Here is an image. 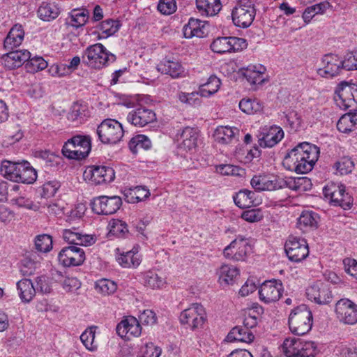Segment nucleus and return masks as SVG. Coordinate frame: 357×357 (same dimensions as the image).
I'll use <instances>...</instances> for the list:
<instances>
[{"instance_id": "1", "label": "nucleus", "mask_w": 357, "mask_h": 357, "mask_svg": "<svg viewBox=\"0 0 357 357\" xmlns=\"http://www.w3.org/2000/svg\"><path fill=\"white\" fill-rule=\"evenodd\" d=\"M319 155V149L317 146L303 142L287 154L282 164L288 170L298 174H306L313 169Z\"/></svg>"}, {"instance_id": "2", "label": "nucleus", "mask_w": 357, "mask_h": 357, "mask_svg": "<svg viewBox=\"0 0 357 357\" xmlns=\"http://www.w3.org/2000/svg\"><path fill=\"white\" fill-rule=\"evenodd\" d=\"M0 171L5 178L17 183L30 184L37 178L36 171L26 161L12 162L5 160L1 164Z\"/></svg>"}, {"instance_id": "3", "label": "nucleus", "mask_w": 357, "mask_h": 357, "mask_svg": "<svg viewBox=\"0 0 357 357\" xmlns=\"http://www.w3.org/2000/svg\"><path fill=\"white\" fill-rule=\"evenodd\" d=\"M312 323V313L306 305H300L294 308L289 314V328L294 335H303L307 334L311 330Z\"/></svg>"}, {"instance_id": "4", "label": "nucleus", "mask_w": 357, "mask_h": 357, "mask_svg": "<svg viewBox=\"0 0 357 357\" xmlns=\"http://www.w3.org/2000/svg\"><path fill=\"white\" fill-rule=\"evenodd\" d=\"M91 149V139L89 136L76 135L65 142L62 148L63 155L73 160L86 158Z\"/></svg>"}, {"instance_id": "5", "label": "nucleus", "mask_w": 357, "mask_h": 357, "mask_svg": "<svg viewBox=\"0 0 357 357\" xmlns=\"http://www.w3.org/2000/svg\"><path fill=\"white\" fill-rule=\"evenodd\" d=\"M84 61L91 68L100 69L116 60V56L109 52L101 43L89 46L84 52Z\"/></svg>"}, {"instance_id": "6", "label": "nucleus", "mask_w": 357, "mask_h": 357, "mask_svg": "<svg viewBox=\"0 0 357 357\" xmlns=\"http://www.w3.org/2000/svg\"><path fill=\"white\" fill-rule=\"evenodd\" d=\"M256 15L255 6L250 1L241 0L237 2L231 12L234 24L240 28H248L253 22Z\"/></svg>"}, {"instance_id": "7", "label": "nucleus", "mask_w": 357, "mask_h": 357, "mask_svg": "<svg viewBox=\"0 0 357 357\" xmlns=\"http://www.w3.org/2000/svg\"><path fill=\"white\" fill-rule=\"evenodd\" d=\"M100 140L104 144H116L123 136L121 124L114 119L104 120L97 128Z\"/></svg>"}, {"instance_id": "8", "label": "nucleus", "mask_w": 357, "mask_h": 357, "mask_svg": "<svg viewBox=\"0 0 357 357\" xmlns=\"http://www.w3.org/2000/svg\"><path fill=\"white\" fill-rule=\"evenodd\" d=\"M179 320L192 330L202 328L206 320L205 309L201 304L192 303L181 312Z\"/></svg>"}, {"instance_id": "9", "label": "nucleus", "mask_w": 357, "mask_h": 357, "mask_svg": "<svg viewBox=\"0 0 357 357\" xmlns=\"http://www.w3.org/2000/svg\"><path fill=\"white\" fill-rule=\"evenodd\" d=\"M252 252L250 240L242 236H238L223 250L227 259L234 261H243Z\"/></svg>"}, {"instance_id": "10", "label": "nucleus", "mask_w": 357, "mask_h": 357, "mask_svg": "<svg viewBox=\"0 0 357 357\" xmlns=\"http://www.w3.org/2000/svg\"><path fill=\"white\" fill-rule=\"evenodd\" d=\"M323 192L334 206H339L344 210L351 208L353 204V198L345 192V186L343 185L329 183L324 188Z\"/></svg>"}, {"instance_id": "11", "label": "nucleus", "mask_w": 357, "mask_h": 357, "mask_svg": "<svg viewBox=\"0 0 357 357\" xmlns=\"http://www.w3.org/2000/svg\"><path fill=\"white\" fill-rule=\"evenodd\" d=\"M285 252L289 260L300 262L305 259L308 254V246L304 238L290 236L284 245Z\"/></svg>"}, {"instance_id": "12", "label": "nucleus", "mask_w": 357, "mask_h": 357, "mask_svg": "<svg viewBox=\"0 0 357 357\" xmlns=\"http://www.w3.org/2000/svg\"><path fill=\"white\" fill-rule=\"evenodd\" d=\"M122 201L119 196H100L94 198L91 203L92 211L98 215H112L121 207Z\"/></svg>"}, {"instance_id": "13", "label": "nucleus", "mask_w": 357, "mask_h": 357, "mask_svg": "<svg viewBox=\"0 0 357 357\" xmlns=\"http://www.w3.org/2000/svg\"><path fill=\"white\" fill-rule=\"evenodd\" d=\"M83 176L86 181L94 185L110 183L115 178L113 168L107 166H90L84 172Z\"/></svg>"}, {"instance_id": "14", "label": "nucleus", "mask_w": 357, "mask_h": 357, "mask_svg": "<svg viewBox=\"0 0 357 357\" xmlns=\"http://www.w3.org/2000/svg\"><path fill=\"white\" fill-rule=\"evenodd\" d=\"M357 88L354 84H349L346 82L339 84L335 89L334 100L337 107L342 109H347L356 107L353 91Z\"/></svg>"}, {"instance_id": "15", "label": "nucleus", "mask_w": 357, "mask_h": 357, "mask_svg": "<svg viewBox=\"0 0 357 357\" xmlns=\"http://www.w3.org/2000/svg\"><path fill=\"white\" fill-rule=\"evenodd\" d=\"M337 319L345 324L357 323V305L348 298H342L335 304Z\"/></svg>"}, {"instance_id": "16", "label": "nucleus", "mask_w": 357, "mask_h": 357, "mask_svg": "<svg viewBox=\"0 0 357 357\" xmlns=\"http://www.w3.org/2000/svg\"><path fill=\"white\" fill-rule=\"evenodd\" d=\"M58 259L61 264L65 267L78 266L85 260V252L83 249L75 246L63 248L59 252Z\"/></svg>"}, {"instance_id": "17", "label": "nucleus", "mask_w": 357, "mask_h": 357, "mask_svg": "<svg viewBox=\"0 0 357 357\" xmlns=\"http://www.w3.org/2000/svg\"><path fill=\"white\" fill-rule=\"evenodd\" d=\"M283 286L280 280L265 281L259 289L260 300L264 303L278 301L283 292Z\"/></svg>"}, {"instance_id": "18", "label": "nucleus", "mask_w": 357, "mask_h": 357, "mask_svg": "<svg viewBox=\"0 0 357 357\" xmlns=\"http://www.w3.org/2000/svg\"><path fill=\"white\" fill-rule=\"evenodd\" d=\"M322 64L323 67L317 71L321 77H333L338 75L344 69L342 59L334 54L324 55Z\"/></svg>"}, {"instance_id": "19", "label": "nucleus", "mask_w": 357, "mask_h": 357, "mask_svg": "<svg viewBox=\"0 0 357 357\" xmlns=\"http://www.w3.org/2000/svg\"><path fill=\"white\" fill-rule=\"evenodd\" d=\"M117 334L126 340L139 337L142 333L139 321L133 316L126 317L116 326Z\"/></svg>"}, {"instance_id": "20", "label": "nucleus", "mask_w": 357, "mask_h": 357, "mask_svg": "<svg viewBox=\"0 0 357 357\" xmlns=\"http://www.w3.org/2000/svg\"><path fill=\"white\" fill-rule=\"evenodd\" d=\"M284 137V132L280 126H266L259 135V144L263 148H271Z\"/></svg>"}, {"instance_id": "21", "label": "nucleus", "mask_w": 357, "mask_h": 357, "mask_svg": "<svg viewBox=\"0 0 357 357\" xmlns=\"http://www.w3.org/2000/svg\"><path fill=\"white\" fill-rule=\"evenodd\" d=\"M307 298L319 305H326L331 302L332 294L328 285L321 282L313 284L307 289Z\"/></svg>"}, {"instance_id": "22", "label": "nucleus", "mask_w": 357, "mask_h": 357, "mask_svg": "<svg viewBox=\"0 0 357 357\" xmlns=\"http://www.w3.org/2000/svg\"><path fill=\"white\" fill-rule=\"evenodd\" d=\"M127 120L132 125L142 128L153 122L155 120V114L150 109L139 107L129 112Z\"/></svg>"}, {"instance_id": "23", "label": "nucleus", "mask_w": 357, "mask_h": 357, "mask_svg": "<svg viewBox=\"0 0 357 357\" xmlns=\"http://www.w3.org/2000/svg\"><path fill=\"white\" fill-rule=\"evenodd\" d=\"M31 54L26 50L10 51L2 56V65L9 70L15 69L22 66L30 59Z\"/></svg>"}, {"instance_id": "24", "label": "nucleus", "mask_w": 357, "mask_h": 357, "mask_svg": "<svg viewBox=\"0 0 357 357\" xmlns=\"http://www.w3.org/2000/svg\"><path fill=\"white\" fill-rule=\"evenodd\" d=\"M198 132L196 128L185 127L181 132L176 134V139L181 149L185 151H191L197 146Z\"/></svg>"}, {"instance_id": "25", "label": "nucleus", "mask_w": 357, "mask_h": 357, "mask_svg": "<svg viewBox=\"0 0 357 357\" xmlns=\"http://www.w3.org/2000/svg\"><path fill=\"white\" fill-rule=\"evenodd\" d=\"M63 238L70 244L89 246L96 242L94 236L82 234L77 229H68L63 231Z\"/></svg>"}, {"instance_id": "26", "label": "nucleus", "mask_w": 357, "mask_h": 357, "mask_svg": "<svg viewBox=\"0 0 357 357\" xmlns=\"http://www.w3.org/2000/svg\"><path fill=\"white\" fill-rule=\"evenodd\" d=\"M197 13L202 17L217 15L222 9L220 0H195Z\"/></svg>"}, {"instance_id": "27", "label": "nucleus", "mask_w": 357, "mask_h": 357, "mask_svg": "<svg viewBox=\"0 0 357 357\" xmlns=\"http://www.w3.org/2000/svg\"><path fill=\"white\" fill-rule=\"evenodd\" d=\"M159 72L169 75L172 78H178L184 73L181 63L175 59L165 58L157 66Z\"/></svg>"}, {"instance_id": "28", "label": "nucleus", "mask_w": 357, "mask_h": 357, "mask_svg": "<svg viewBox=\"0 0 357 357\" xmlns=\"http://www.w3.org/2000/svg\"><path fill=\"white\" fill-rule=\"evenodd\" d=\"M239 130L236 127L218 126L213 134L215 141L219 144H228L237 141Z\"/></svg>"}, {"instance_id": "29", "label": "nucleus", "mask_w": 357, "mask_h": 357, "mask_svg": "<svg viewBox=\"0 0 357 357\" xmlns=\"http://www.w3.org/2000/svg\"><path fill=\"white\" fill-rule=\"evenodd\" d=\"M24 31L20 24H15L4 39L3 46L6 50H13L19 47L24 38Z\"/></svg>"}, {"instance_id": "30", "label": "nucleus", "mask_w": 357, "mask_h": 357, "mask_svg": "<svg viewBox=\"0 0 357 357\" xmlns=\"http://www.w3.org/2000/svg\"><path fill=\"white\" fill-rule=\"evenodd\" d=\"M252 187L257 191L275 190L281 188L276 178L268 176L255 175L250 181Z\"/></svg>"}, {"instance_id": "31", "label": "nucleus", "mask_w": 357, "mask_h": 357, "mask_svg": "<svg viewBox=\"0 0 357 357\" xmlns=\"http://www.w3.org/2000/svg\"><path fill=\"white\" fill-rule=\"evenodd\" d=\"M241 75L251 84H261L264 81L265 68L261 65H250L240 70Z\"/></svg>"}, {"instance_id": "32", "label": "nucleus", "mask_w": 357, "mask_h": 357, "mask_svg": "<svg viewBox=\"0 0 357 357\" xmlns=\"http://www.w3.org/2000/svg\"><path fill=\"white\" fill-rule=\"evenodd\" d=\"M60 12L59 7L54 2H43L37 11L39 18L45 22L54 20Z\"/></svg>"}, {"instance_id": "33", "label": "nucleus", "mask_w": 357, "mask_h": 357, "mask_svg": "<svg viewBox=\"0 0 357 357\" xmlns=\"http://www.w3.org/2000/svg\"><path fill=\"white\" fill-rule=\"evenodd\" d=\"M17 288L20 299L24 303H29L36 296V289L29 279H22L17 282Z\"/></svg>"}, {"instance_id": "34", "label": "nucleus", "mask_w": 357, "mask_h": 357, "mask_svg": "<svg viewBox=\"0 0 357 357\" xmlns=\"http://www.w3.org/2000/svg\"><path fill=\"white\" fill-rule=\"evenodd\" d=\"M119 264L126 268H137L141 263V258L137 251L132 250L121 253L116 257Z\"/></svg>"}, {"instance_id": "35", "label": "nucleus", "mask_w": 357, "mask_h": 357, "mask_svg": "<svg viewBox=\"0 0 357 357\" xmlns=\"http://www.w3.org/2000/svg\"><path fill=\"white\" fill-rule=\"evenodd\" d=\"M227 338L230 342L238 341L250 343L253 341L255 336L250 330L242 326H238L231 330Z\"/></svg>"}, {"instance_id": "36", "label": "nucleus", "mask_w": 357, "mask_h": 357, "mask_svg": "<svg viewBox=\"0 0 357 357\" xmlns=\"http://www.w3.org/2000/svg\"><path fill=\"white\" fill-rule=\"evenodd\" d=\"M337 130L347 133L357 128V112H349L343 114L337 123Z\"/></svg>"}, {"instance_id": "37", "label": "nucleus", "mask_w": 357, "mask_h": 357, "mask_svg": "<svg viewBox=\"0 0 357 357\" xmlns=\"http://www.w3.org/2000/svg\"><path fill=\"white\" fill-rule=\"evenodd\" d=\"M319 217L312 211H304L298 219L297 227L303 231H307L308 229L317 227Z\"/></svg>"}, {"instance_id": "38", "label": "nucleus", "mask_w": 357, "mask_h": 357, "mask_svg": "<svg viewBox=\"0 0 357 357\" xmlns=\"http://www.w3.org/2000/svg\"><path fill=\"white\" fill-rule=\"evenodd\" d=\"M221 85L220 79L215 75L208 77L207 82L199 86L202 97L208 98L218 92Z\"/></svg>"}, {"instance_id": "39", "label": "nucleus", "mask_w": 357, "mask_h": 357, "mask_svg": "<svg viewBox=\"0 0 357 357\" xmlns=\"http://www.w3.org/2000/svg\"><path fill=\"white\" fill-rule=\"evenodd\" d=\"M150 195L149 190L142 186H135L126 190L125 196L128 203H137L143 201Z\"/></svg>"}, {"instance_id": "40", "label": "nucleus", "mask_w": 357, "mask_h": 357, "mask_svg": "<svg viewBox=\"0 0 357 357\" xmlns=\"http://www.w3.org/2000/svg\"><path fill=\"white\" fill-rule=\"evenodd\" d=\"M255 192L249 190H241L233 197L235 204L241 208H250L254 204Z\"/></svg>"}, {"instance_id": "41", "label": "nucleus", "mask_w": 357, "mask_h": 357, "mask_svg": "<svg viewBox=\"0 0 357 357\" xmlns=\"http://www.w3.org/2000/svg\"><path fill=\"white\" fill-rule=\"evenodd\" d=\"M238 275L239 270L232 265L224 264L218 271L219 280L227 284H232Z\"/></svg>"}, {"instance_id": "42", "label": "nucleus", "mask_w": 357, "mask_h": 357, "mask_svg": "<svg viewBox=\"0 0 357 357\" xmlns=\"http://www.w3.org/2000/svg\"><path fill=\"white\" fill-rule=\"evenodd\" d=\"M36 255L31 254L25 256L20 261V271L24 276H30L33 275L39 265V262L36 260Z\"/></svg>"}, {"instance_id": "43", "label": "nucleus", "mask_w": 357, "mask_h": 357, "mask_svg": "<svg viewBox=\"0 0 357 357\" xmlns=\"http://www.w3.org/2000/svg\"><path fill=\"white\" fill-rule=\"evenodd\" d=\"M303 342L300 338L287 337L281 345L282 351L287 357H293L299 351Z\"/></svg>"}, {"instance_id": "44", "label": "nucleus", "mask_w": 357, "mask_h": 357, "mask_svg": "<svg viewBox=\"0 0 357 357\" xmlns=\"http://www.w3.org/2000/svg\"><path fill=\"white\" fill-rule=\"evenodd\" d=\"M89 17V12L86 10H73L66 20V24L79 27L85 24Z\"/></svg>"}, {"instance_id": "45", "label": "nucleus", "mask_w": 357, "mask_h": 357, "mask_svg": "<svg viewBox=\"0 0 357 357\" xmlns=\"http://www.w3.org/2000/svg\"><path fill=\"white\" fill-rule=\"evenodd\" d=\"M285 183L287 187L294 191H305L312 185L310 179L307 177H289Z\"/></svg>"}, {"instance_id": "46", "label": "nucleus", "mask_w": 357, "mask_h": 357, "mask_svg": "<svg viewBox=\"0 0 357 357\" xmlns=\"http://www.w3.org/2000/svg\"><path fill=\"white\" fill-rule=\"evenodd\" d=\"M120 24L118 21L107 19L102 21L98 25L100 38H107L114 35L119 29Z\"/></svg>"}, {"instance_id": "47", "label": "nucleus", "mask_w": 357, "mask_h": 357, "mask_svg": "<svg viewBox=\"0 0 357 357\" xmlns=\"http://www.w3.org/2000/svg\"><path fill=\"white\" fill-rule=\"evenodd\" d=\"M263 104L257 99H242L239 102V108L248 114H254L263 109Z\"/></svg>"}, {"instance_id": "48", "label": "nucleus", "mask_w": 357, "mask_h": 357, "mask_svg": "<svg viewBox=\"0 0 357 357\" xmlns=\"http://www.w3.org/2000/svg\"><path fill=\"white\" fill-rule=\"evenodd\" d=\"M151 146L150 139L144 135H138L131 139L129 149L133 153H137L139 149L147 150Z\"/></svg>"}, {"instance_id": "49", "label": "nucleus", "mask_w": 357, "mask_h": 357, "mask_svg": "<svg viewBox=\"0 0 357 357\" xmlns=\"http://www.w3.org/2000/svg\"><path fill=\"white\" fill-rule=\"evenodd\" d=\"M96 327L91 326L86 328L80 335V340L86 349L93 351L97 349L98 345L95 343Z\"/></svg>"}, {"instance_id": "50", "label": "nucleus", "mask_w": 357, "mask_h": 357, "mask_svg": "<svg viewBox=\"0 0 357 357\" xmlns=\"http://www.w3.org/2000/svg\"><path fill=\"white\" fill-rule=\"evenodd\" d=\"M24 136L23 132L18 125L10 126L4 136L3 144L6 146L19 142Z\"/></svg>"}, {"instance_id": "51", "label": "nucleus", "mask_w": 357, "mask_h": 357, "mask_svg": "<svg viewBox=\"0 0 357 357\" xmlns=\"http://www.w3.org/2000/svg\"><path fill=\"white\" fill-rule=\"evenodd\" d=\"M144 284L152 289H160L165 286L166 282L164 278L153 271H147L144 275Z\"/></svg>"}, {"instance_id": "52", "label": "nucleus", "mask_w": 357, "mask_h": 357, "mask_svg": "<svg viewBox=\"0 0 357 357\" xmlns=\"http://www.w3.org/2000/svg\"><path fill=\"white\" fill-rule=\"evenodd\" d=\"M35 248L40 252L46 253L52 249V238L48 234H40L35 238Z\"/></svg>"}, {"instance_id": "53", "label": "nucleus", "mask_w": 357, "mask_h": 357, "mask_svg": "<svg viewBox=\"0 0 357 357\" xmlns=\"http://www.w3.org/2000/svg\"><path fill=\"white\" fill-rule=\"evenodd\" d=\"M199 89L198 91L192 93L179 92L178 93V98L182 102L193 107H198L201 105L202 100L199 98Z\"/></svg>"}, {"instance_id": "54", "label": "nucleus", "mask_w": 357, "mask_h": 357, "mask_svg": "<svg viewBox=\"0 0 357 357\" xmlns=\"http://www.w3.org/2000/svg\"><path fill=\"white\" fill-rule=\"evenodd\" d=\"M61 185L59 181H50L45 182L42 186L38 188V192L41 197L43 198H50L53 197L59 189Z\"/></svg>"}, {"instance_id": "55", "label": "nucleus", "mask_w": 357, "mask_h": 357, "mask_svg": "<svg viewBox=\"0 0 357 357\" xmlns=\"http://www.w3.org/2000/svg\"><path fill=\"white\" fill-rule=\"evenodd\" d=\"M96 289L105 295L114 293L117 289L116 284L110 280L101 279L96 282Z\"/></svg>"}, {"instance_id": "56", "label": "nucleus", "mask_w": 357, "mask_h": 357, "mask_svg": "<svg viewBox=\"0 0 357 357\" xmlns=\"http://www.w3.org/2000/svg\"><path fill=\"white\" fill-rule=\"evenodd\" d=\"M212 51L218 54L229 52V38L219 37L215 39L211 45Z\"/></svg>"}, {"instance_id": "57", "label": "nucleus", "mask_w": 357, "mask_h": 357, "mask_svg": "<svg viewBox=\"0 0 357 357\" xmlns=\"http://www.w3.org/2000/svg\"><path fill=\"white\" fill-rule=\"evenodd\" d=\"M47 61L40 56H35L31 59L30 58L26 63V68L28 71L33 73L43 70L47 68Z\"/></svg>"}, {"instance_id": "58", "label": "nucleus", "mask_w": 357, "mask_h": 357, "mask_svg": "<svg viewBox=\"0 0 357 357\" xmlns=\"http://www.w3.org/2000/svg\"><path fill=\"white\" fill-rule=\"evenodd\" d=\"M354 167V162L348 157L341 158L335 163V167L342 175L351 173Z\"/></svg>"}, {"instance_id": "59", "label": "nucleus", "mask_w": 357, "mask_h": 357, "mask_svg": "<svg viewBox=\"0 0 357 357\" xmlns=\"http://www.w3.org/2000/svg\"><path fill=\"white\" fill-rule=\"evenodd\" d=\"M110 232L117 237H126L128 233L127 224L120 220H114L111 223Z\"/></svg>"}, {"instance_id": "60", "label": "nucleus", "mask_w": 357, "mask_h": 357, "mask_svg": "<svg viewBox=\"0 0 357 357\" xmlns=\"http://www.w3.org/2000/svg\"><path fill=\"white\" fill-rule=\"evenodd\" d=\"M158 10L163 15H171L176 10L175 0H160L158 4Z\"/></svg>"}, {"instance_id": "61", "label": "nucleus", "mask_w": 357, "mask_h": 357, "mask_svg": "<svg viewBox=\"0 0 357 357\" xmlns=\"http://www.w3.org/2000/svg\"><path fill=\"white\" fill-rule=\"evenodd\" d=\"M334 352L340 357H357L356 347H350L343 344L337 345Z\"/></svg>"}, {"instance_id": "62", "label": "nucleus", "mask_w": 357, "mask_h": 357, "mask_svg": "<svg viewBox=\"0 0 357 357\" xmlns=\"http://www.w3.org/2000/svg\"><path fill=\"white\" fill-rule=\"evenodd\" d=\"M84 112L85 106L75 102L70 108V111L68 114V119L73 121L83 119L85 116Z\"/></svg>"}, {"instance_id": "63", "label": "nucleus", "mask_w": 357, "mask_h": 357, "mask_svg": "<svg viewBox=\"0 0 357 357\" xmlns=\"http://www.w3.org/2000/svg\"><path fill=\"white\" fill-rule=\"evenodd\" d=\"M63 289L67 292H75L81 287V282L75 277H66L61 282Z\"/></svg>"}, {"instance_id": "64", "label": "nucleus", "mask_w": 357, "mask_h": 357, "mask_svg": "<svg viewBox=\"0 0 357 357\" xmlns=\"http://www.w3.org/2000/svg\"><path fill=\"white\" fill-rule=\"evenodd\" d=\"M342 61L344 63V68L345 70H357V51L347 53Z\"/></svg>"}]
</instances>
